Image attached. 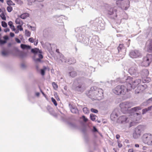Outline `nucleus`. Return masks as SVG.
Segmentation results:
<instances>
[{
    "instance_id": "nucleus-4",
    "label": "nucleus",
    "mask_w": 152,
    "mask_h": 152,
    "mask_svg": "<svg viewBox=\"0 0 152 152\" xmlns=\"http://www.w3.org/2000/svg\"><path fill=\"white\" fill-rule=\"evenodd\" d=\"M142 141L145 144L152 145V134L150 133L144 134L142 137Z\"/></svg>"
},
{
    "instance_id": "nucleus-22",
    "label": "nucleus",
    "mask_w": 152,
    "mask_h": 152,
    "mask_svg": "<svg viewBox=\"0 0 152 152\" xmlns=\"http://www.w3.org/2000/svg\"><path fill=\"white\" fill-rule=\"evenodd\" d=\"M96 116L94 114H91L90 115V118L91 120L93 121H94L96 119Z\"/></svg>"
},
{
    "instance_id": "nucleus-28",
    "label": "nucleus",
    "mask_w": 152,
    "mask_h": 152,
    "mask_svg": "<svg viewBox=\"0 0 152 152\" xmlns=\"http://www.w3.org/2000/svg\"><path fill=\"white\" fill-rule=\"evenodd\" d=\"M0 17L1 18V19L3 20H6V16L4 13H1L0 15Z\"/></svg>"
},
{
    "instance_id": "nucleus-46",
    "label": "nucleus",
    "mask_w": 152,
    "mask_h": 152,
    "mask_svg": "<svg viewBox=\"0 0 152 152\" xmlns=\"http://www.w3.org/2000/svg\"><path fill=\"white\" fill-rule=\"evenodd\" d=\"M55 97L57 100H60V99L58 96V95H57V93H56V95H55Z\"/></svg>"
},
{
    "instance_id": "nucleus-48",
    "label": "nucleus",
    "mask_w": 152,
    "mask_h": 152,
    "mask_svg": "<svg viewBox=\"0 0 152 152\" xmlns=\"http://www.w3.org/2000/svg\"><path fill=\"white\" fill-rule=\"evenodd\" d=\"M38 57H39V58L41 59L43 58V56L41 54H39L38 55Z\"/></svg>"
},
{
    "instance_id": "nucleus-8",
    "label": "nucleus",
    "mask_w": 152,
    "mask_h": 152,
    "mask_svg": "<svg viewBox=\"0 0 152 152\" xmlns=\"http://www.w3.org/2000/svg\"><path fill=\"white\" fill-rule=\"evenodd\" d=\"M149 73V71L147 69H144L142 70L141 72V74L142 75L143 81H145V82L149 81V80H150V78L147 77Z\"/></svg>"
},
{
    "instance_id": "nucleus-2",
    "label": "nucleus",
    "mask_w": 152,
    "mask_h": 152,
    "mask_svg": "<svg viewBox=\"0 0 152 152\" xmlns=\"http://www.w3.org/2000/svg\"><path fill=\"white\" fill-rule=\"evenodd\" d=\"M129 89L128 88L127 84L118 85L116 86L113 90V93L117 95H124L129 92Z\"/></svg>"
},
{
    "instance_id": "nucleus-30",
    "label": "nucleus",
    "mask_w": 152,
    "mask_h": 152,
    "mask_svg": "<svg viewBox=\"0 0 152 152\" xmlns=\"http://www.w3.org/2000/svg\"><path fill=\"white\" fill-rule=\"evenodd\" d=\"M51 101L54 104L55 106H56L57 105V103L56 102V101L55 100V99L53 98V97H52L51 98Z\"/></svg>"
},
{
    "instance_id": "nucleus-26",
    "label": "nucleus",
    "mask_w": 152,
    "mask_h": 152,
    "mask_svg": "<svg viewBox=\"0 0 152 152\" xmlns=\"http://www.w3.org/2000/svg\"><path fill=\"white\" fill-rule=\"evenodd\" d=\"M60 58V60H61V62L66 63V61H67V59H66L64 57V56L61 57Z\"/></svg>"
},
{
    "instance_id": "nucleus-55",
    "label": "nucleus",
    "mask_w": 152,
    "mask_h": 152,
    "mask_svg": "<svg viewBox=\"0 0 152 152\" xmlns=\"http://www.w3.org/2000/svg\"><path fill=\"white\" fill-rule=\"evenodd\" d=\"M120 137V136L119 134H117L116 136V139H118Z\"/></svg>"
},
{
    "instance_id": "nucleus-49",
    "label": "nucleus",
    "mask_w": 152,
    "mask_h": 152,
    "mask_svg": "<svg viewBox=\"0 0 152 152\" xmlns=\"http://www.w3.org/2000/svg\"><path fill=\"white\" fill-rule=\"evenodd\" d=\"M18 3L20 4H23V2L21 0H16Z\"/></svg>"
},
{
    "instance_id": "nucleus-38",
    "label": "nucleus",
    "mask_w": 152,
    "mask_h": 152,
    "mask_svg": "<svg viewBox=\"0 0 152 152\" xmlns=\"http://www.w3.org/2000/svg\"><path fill=\"white\" fill-rule=\"evenodd\" d=\"M118 142V147L120 148L122 146V145L121 143H120V141L118 140L117 141Z\"/></svg>"
},
{
    "instance_id": "nucleus-45",
    "label": "nucleus",
    "mask_w": 152,
    "mask_h": 152,
    "mask_svg": "<svg viewBox=\"0 0 152 152\" xmlns=\"http://www.w3.org/2000/svg\"><path fill=\"white\" fill-rule=\"evenodd\" d=\"M10 29L9 28H6L4 29V31L5 32H7L10 31Z\"/></svg>"
},
{
    "instance_id": "nucleus-37",
    "label": "nucleus",
    "mask_w": 152,
    "mask_h": 152,
    "mask_svg": "<svg viewBox=\"0 0 152 152\" xmlns=\"http://www.w3.org/2000/svg\"><path fill=\"white\" fill-rule=\"evenodd\" d=\"M7 4L8 5H13V2H12V1H11V0H9V1H7Z\"/></svg>"
},
{
    "instance_id": "nucleus-9",
    "label": "nucleus",
    "mask_w": 152,
    "mask_h": 152,
    "mask_svg": "<svg viewBox=\"0 0 152 152\" xmlns=\"http://www.w3.org/2000/svg\"><path fill=\"white\" fill-rule=\"evenodd\" d=\"M120 106L122 111L124 112L127 111L128 108L131 107L129 103L127 102L121 104Z\"/></svg>"
},
{
    "instance_id": "nucleus-12",
    "label": "nucleus",
    "mask_w": 152,
    "mask_h": 152,
    "mask_svg": "<svg viewBox=\"0 0 152 152\" xmlns=\"http://www.w3.org/2000/svg\"><path fill=\"white\" fill-rule=\"evenodd\" d=\"M146 87V86L145 85H139L137 88L135 90V93L137 94H138L142 92L145 89Z\"/></svg>"
},
{
    "instance_id": "nucleus-39",
    "label": "nucleus",
    "mask_w": 152,
    "mask_h": 152,
    "mask_svg": "<svg viewBox=\"0 0 152 152\" xmlns=\"http://www.w3.org/2000/svg\"><path fill=\"white\" fill-rule=\"evenodd\" d=\"M82 118L83 119L84 121L85 122H87L88 120V119L86 118L84 115H83L82 116Z\"/></svg>"
},
{
    "instance_id": "nucleus-53",
    "label": "nucleus",
    "mask_w": 152,
    "mask_h": 152,
    "mask_svg": "<svg viewBox=\"0 0 152 152\" xmlns=\"http://www.w3.org/2000/svg\"><path fill=\"white\" fill-rule=\"evenodd\" d=\"M35 61H40V59L39 58H37L36 59H35Z\"/></svg>"
},
{
    "instance_id": "nucleus-41",
    "label": "nucleus",
    "mask_w": 152,
    "mask_h": 152,
    "mask_svg": "<svg viewBox=\"0 0 152 152\" xmlns=\"http://www.w3.org/2000/svg\"><path fill=\"white\" fill-rule=\"evenodd\" d=\"M147 108H145L143 109L142 110V114H144L145 113L147 112Z\"/></svg>"
},
{
    "instance_id": "nucleus-29",
    "label": "nucleus",
    "mask_w": 152,
    "mask_h": 152,
    "mask_svg": "<svg viewBox=\"0 0 152 152\" xmlns=\"http://www.w3.org/2000/svg\"><path fill=\"white\" fill-rule=\"evenodd\" d=\"M1 25L2 27L4 28L7 27V23L4 21L1 22Z\"/></svg>"
},
{
    "instance_id": "nucleus-16",
    "label": "nucleus",
    "mask_w": 152,
    "mask_h": 152,
    "mask_svg": "<svg viewBox=\"0 0 152 152\" xmlns=\"http://www.w3.org/2000/svg\"><path fill=\"white\" fill-rule=\"evenodd\" d=\"M129 72L131 75H134L137 73V69L134 67H132L129 69Z\"/></svg>"
},
{
    "instance_id": "nucleus-35",
    "label": "nucleus",
    "mask_w": 152,
    "mask_h": 152,
    "mask_svg": "<svg viewBox=\"0 0 152 152\" xmlns=\"http://www.w3.org/2000/svg\"><path fill=\"white\" fill-rule=\"evenodd\" d=\"M25 34L26 36L29 37L31 34V33L28 30H26Z\"/></svg>"
},
{
    "instance_id": "nucleus-32",
    "label": "nucleus",
    "mask_w": 152,
    "mask_h": 152,
    "mask_svg": "<svg viewBox=\"0 0 152 152\" xmlns=\"http://www.w3.org/2000/svg\"><path fill=\"white\" fill-rule=\"evenodd\" d=\"M22 25H19L17 26V28L18 30L22 31L23 30V28L22 26Z\"/></svg>"
},
{
    "instance_id": "nucleus-61",
    "label": "nucleus",
    "mask_w": 152,
    "mask_h": 152,
    "mask_svg": "<svg viewBox=\"0 0 152 152\" xmlns=\"http://www.w3.org/2000/svg\"><path fill=\"white\" fill-rule=\"evenodd\" d=\"M37 43L38 41H36L35 42H34V44L35 45H37Z\"/></svg>"
},
{
    "instance_id": "nucleus-15",
    "label": "nucleus",
    "mask_w": 152,
    "mask_h": 152,
    "mask_svg": "<svg viewBox=\"0 0 152 152\" xmlns=\"http://www.w3.org/2000/svg\"><path fill=\"white\" fill-rule=\"evenodd\" d=\"M66 62V63L69 64H73L76 62V60L73 58H71L67 59V61Z\"/></svg>"
},
{
    "instance_id": "nucleus-43",
    "label": "nucleus",
    "mask_w": 152,
    "mask_h": 152,
    "mask_svg": "<svg viewBox=\"0 0 152 152\" xmlns=\"http://www.w3.org/2000/svg\"><path fill=\"white\" fill-rule=\"evenodd\" d=\"M15 40L18 43H20L21 42L20 40L18 38H15Z\"/></svg>"
},
{
    "instance_id": "nucleus-11",
    "label": "nucleus",
    "mask_w": 152,
    "mask_h": 152,
    "mask_svg": "<svg viewBox=\"0 0 152 152\" xmlns=\"http://www.w3.org/2000/svg\"><path fill=\"white\" fill-rule=\"evenodd\" d=\"M118 53H120L121 52H123V55H124L126 53V48H125L123 44H120L119 45L118 47Z\"/></svg>"
},
{
    "instance_id": "nucleus-36",
    "label": "nucleus",
    "mask_w": 152,
    "mask_h": 152,
    "mask_svg": "<svg viewBox=\"0 0 152 152\" xmlns=\"http://www.w3.org/2000/svg\"><path fill=\"white\" fill-rule=\"evenodd\" d=\"M7 10L8 12H10L12 10V8L11 6H9L7 7Z\"/></svg>"
},
{
    "instance_id": "nucleus-23",
    "label": "nucleus",
    "mask_w": 152,
    "mask_h": 152,
    "mask_svg": "<svg viewBox=\"0 0 152 152\" xmlns=\"http://www.w3.org/2000/svg\"><path fill=\"white\" fill-rule=\"evenodd\" d=\"M83 111L85 114H88L89 113V110L87 107H84L83 108Z\"/></svg>"
},
{
    "instance_id": "nucleus-59",
    "label": "nucleus",
    "mask_w": 152,
    "mask_h": 152,
    "mask_svg": "<svg viewBox=\"0 0 152 152\" xmlns=\"http://www.w3.org/2000/svg\"><path fill=\"white\" fill-rule=\"evenodd\" d=\"M36 95L37 96H39V92H37L36 93Z\"/></svg>"
},
{
    "instance_id": "nucleus-18",
    "label": "nucleus",
    "mask_w": 152,
    "mask_h": 152,
    "mask_svg": "<svg viewBox=\"0 0 152 152\" xmlns=\"http://www.w3.org/2000/svg\"><path fill=\"white\" fill-rule=\"evenodd\" d=\"M15 22L17 24L21 25H23V21L19 18H17L15 20Z\"/></svg>"
},
{
    "instance_id": "nucleus-17",
    "label": "nucleus",
    "mask_w": 152,
    "mask_h": 152,
    "mask_svg": "<svg viewBox=\"0 0 152 152\" xmlns=\"http://www.w3.org/2000/svg\"><path fill=\"white\" fill-rule=\"evenodd\" d=\"M20 47L23 50H28L30 49L31 48V47L30 46L23 44H21Z\"/></svg>"
},
{
    "instance_id": "nucleus-60",
    "label": "nucleus",
    "mask_w": 152,
    "mask_h": 152,
    "mask_svg": "<svg viewBox=\"0 0 152 152\" xmlns=\"http://www.w3.org/2000/svg\"><path fill=\"white\" fill-rule=\"evenodd\" d=\"M56 52H57V53H60V52H59V50L58 49H57L56 50Z\"/></svg>"
},
{
    "instance_id": "nucleus-21",
    "label": "nucleus",
    "mask_w": 152,
    "mask_h": 152,
    "mask_svg": "<svg viewBox=\"0 0 152 152\" xmlns=\"http://www.w3.org/2000/svg\"><path fill=\"white\" fill-rule=\"evenodd\" d=\"M69 74L70 76L74 77L76 76L77 73L75 71H73L69 72Z\"/></svg>"
},
{
    "instance_id": "nucleus-20",
    "label": "nucleus",
    "mask_w": 152,
    "mask_h": 152,
    "mask_svg": "<svg viewBox=\"0 0 152 152\" xmlns=\"http://www.w3.org/2000/svg\"><path fill=\"white\" fill-rule=\"evenodd\" d=\"M29 16V14L27 13H26L21 14L20 17L23 19H25Z\"/></svg>"
},
{
    "instance_id": "nucleus-62",
    "label": "nucleus",
    "mask_w": 152,
    "mask_h": 152,
    "mask_svg": "<svg viewBox=\"0 0 152 152\" xmlns=\"http://www.w3.org/2000/svg\"><path fill=\"white\" fill-rule=\"evenodd\" d=\"M14 31H15V33H18L19 32L18 30H16L15 29V30Z\"/></svg>"
},
{
    "instance_id": "nucleus-3",
    "label": "nucleus",
    "mask_w": 152,
    "mask_h": 152,
    "mask_svg": "<svg viewBox=\"0 0 152 152\" xmlns=\"http://www.w3.org/2000/svg\"><path fill=\"white\" fill-rule=\"evenodd\" d=\"M126 82L128 87L129 89V91H130L132 88H135L140 84L141 82V80L140 79H137L133 80L132 77H128L126 80Z\"/></svg>"
},
{
    "instance_id": "nucleus-63",
    "label": "nucleus",
    "mask_w": 152,
    "mask_h": 152,
    "mask_svg": "<svg viewBox=\"0 0 152 152\" xmlns=\"http://www.w3.org/2000/svg\"><path fill=\"white\" fill-rule=\"evenodd\" d=\"M0 1L2 3H3L4 1V0H0Z\"/></svg>"
},
{
    "instance_id": "nucleus-1",
    "label": "nucleus",
    "mask_w": 152,
    "mask_h": 152,
    "mask_svg": "<svg viewBox=\"0 0 152 152\" xmlns=\"http://www.w3.org/2000/svg\"><path fill=\"white\" fill-rule=\"evenodd\" d=\"M88 96L92 100H100L103 96V91L96 87H91L87 94Z\"/></svg>"
},
{
    "instance_id": "nucleus-33",
    "label": "nucleus",
    "mask_w": 152,
    "mask_h": 152,
    "mask_svg": "<svg viewBox=\"0 0 152 152\" xmlns=\"http://www.w3.org/2000/svg\"><path fill=\"white\" fill-rule=\"evenodd\" d=\"M91 111L94 113H97L98 112V110H97L93 108L91 109Z\"/></svg>"
},
{
    "instance_id": "nucleus-10",
    "label": "nucleus",
    "mask_w": 152,
    "mask_h": 152,
    "mask_svg": "<svg viewBox=\"0 0 152 152\" xmlns=\"http://www.w3.org/2000/svg\"><path fill=\"white\" fill-rule=\"evenodd\" d=\"M129 55L130 57L133 58H136L140 56V53L137 50H134L131 51Z\"/></svg>"
},
{
    "instance_id": "nucleus-13",
    "label": "nucleus",
    "mask_w": 152,
    "mask_h": 152,
    "mask_svg": "<svg viewBox=\"0 0 152 152\" xmlns=\"http://www.w3.org/2000/svg\"><path fill=\"white\" fill-rule=\"evenodd\" d=\"M145 48L147 51L150 53L152 52V40L149 41V44Z\"/></svg>"
},
{
    "instance_id": "nucleus-51",
    "label": "nucleus",
    "mask_w": 152,
    "mask_h": 152,
    "mask_svg": "<svg viewBox=\"0 0 152 152\" xmlns=\"http://www.w3.org/2000/svg\"><path fill=\"white\" fill-rule=\"evenodd\" d=\"M10 36L12 37H13L14 36V34L13 33L10 32Z\"/></svg>"
},
{
    "instance_id": "nucleus-64",
    "label": "nucleus",
    "mask_w": 152,
    "mask_h": 152,
    "mask_svg": "<svg viewBox=\"0 0 152 152\" xmlns=\"http://www.w3.org/2000/svg\"><path fill=\"white\" fill-rule=\"evenodd\" d=\"M113 150L114 151H115V152H117L116 151V149L115 148H113Z\"/></svg>"
},
{
    "instance_id": "nucleus-42",
    "label": "nucleus",
    "mask_w": 152,
    "mask_h": 152,
    "mask_svg": "<svg viewBox=\"0 0 152 152\" xmlns=\"http://www.w3.org/2000/svg\"><path fill=\"white\" fill-rule=\"evenodd\" d=\"M28 40L30 42L32 43L33 42H34V39L32 37L29 38Z\"/></svg>"
},
{
    "instance_id": "nucleus-19",
    "label": "nucleus",
    "mask_w": 152,
    "mask_h": 152,
    "mask_svg": "<svg viewBox=\"0 0 152 152\" xmlns=\"http://www.w3.org/2000/svg\"><path fill=\"white\" fill-rule=\"evenodd\" d=\"M8 25L10 26V28L12 31H15V29L14 26L13 25V23L11 21H10L8 23Z\"/></svg>"
},
{
    "instance_id": "nucleus-52",
    "label": "nucleus",
    "mask_w": 152,
    "mask_h": 152,
    "mask_svg": "<svg viewBox=\"0 0 152 152\" xmlns=\"http://www.w3.org/2000/svg\"><path fill=\"white\" fill-rule=\"evenodd\" d=\"M133 123H134V122L131 121L130 122V125H129V127H131L133 126Z\"/></svg>"
},
{
    "instance_id": "nucleus-54",
    "label": "nucleus",
    "mask_w": 152,
    "mask_h": 152,
    "mask_svg": "<svg viewBox=\"0 0 152 152\" xmlns=\"http://www.w3.org/2000/svg\"><path fill=\"white\" fill-rule=\"evenodd\" d=\"M128 152H133V149H129V150Z\"/></svg>"
},
{
    "instance_id": "nucleus-14",
    "label": "nucleus",
    "mask_w": 152,
    "mask_h": 152,
    "mask_svg": "<svg viewBox=\"0 0 152 152\" xmlns=\"http://www.w3.org/2000/svg\"><path fill=\"white\" fill-rule=\"evenodd\" d=\"M4 40L2 39L1 35L0 34V44L3 45L7 43V40L9 39V37L7 35H5L3 37Z\"/></svg>"
},
{
    "instance_id": "nucleus-27",
    "label": "nucleus",
    "mask_w": 152,
    "mask_h": 152,
    "mask_svg": "<svg viewBox=\"0 0 152 152\" xmlns=\"http://www.w3.org/2000/svg\"><path fill=\"white\" fill-rule=\"evenodd\" d=\"M39 49L37 48L32 49L31 50V52L34 53H37Z\"/></svg>"
},
{
    "instance_id": "nucleus-5",
    "label": "nucleus",
    "mask_w": 152,
    "mask_h": 152,
    "mask_svg": "<svg viewBox=\"0 0 152 152\" xmlns=\"http://www.w3.org/2000/svg\"><path fill=\"white\" fill-rule=\"evenodd\" d=\"M152 62V55L148 54L143 58L142 61L141 63V65L142 66H149Z\"/></svg>"
},
{
    "instance_id": "nucleus-24",
    "label": "nucleus",
    "mask_w": 152,
    "mask_h": 152,
    "mask_svg": "<svg viewBox=\"0 0 152 152\" xmlns=\"http://www.w3.org/2000/svg\"><path fill=\"white\" fill-rule=\"evenodd\" d=\"M141 108L140 107L138 106L132 108V110L133 111L136 112L138 110H141Z\"/></svg>"
},
{
    "instance_id": "nucleus-40",
    "label": "nucleus",
    "mask_w": 152,
    "mask_h": 152,
    "mask_svg": "<svg viewBox=\"0 0 152 152\" xmlns=\"http://www.w3.org/2000/svg\"><path fill=\"white\" fill-rule=\"evenodd\" d=\"M45 69H42L41 70V74L42 75H45Z\"/></svg>"
},
{
    "instance_id": "nucleus-47",
    "label": "nucleus",
    "mask_w": 152,
    "mask_h": 152,
    "mask_svg": "<svg viewBox=\"0 0 152 152\" xmlns=\"http://www.w3.org/2000/svg\"><path fill=\"white\" fill-rule=\"evenodd\" d=\"M124 0H117L116 1V4H118L121 3L120 1H122Z\"/></svg>"
},
{
    "instance_id": "nucleus-57",
    "label": "nucleus",
    "mask_w": 152,
    "mask_h": 152,
    "mask_svg": "<svg viewBox=\"0 0 152 152\" xmlns=\"http://www.w3.org/2000/svg\"><path fill=\"white\" fill-rule=\"evenodd\" d=\"M93 129H94V132H97V129L95 127H94Z\"/></svg>"
},
{
    "instance_id": "nucleus-56",
    "label": "nucleus",
    "mask_w": 152,
    "mask_h": 152,
    "mask_svg": "<svg viewBox=\"0 0 152 152\" xmlns=\"http://www.w3.org/2000/svg\"><path fill=\"white\" fill-rule=\"evenodd\" d=\"M112 11L111 12H109V13H108V14L110 15H111L112 14H113V10H112Z\"/></svg>"
},
{
    "instance_id": "nucleus-6",
    "label": "nucleus",
    "mask_w": 152,
    "mask_h": 152,
    "mask_svg": "<svg viewBox=\"0 0 152 152\" xmlns=\"http://www.w3.org/2000/svg\"><path fill=\"white\" fill-rule=\"evenodd\" d=\"M144 130L143 126L141 125L138 126L135 128L134 132L133 134V137L135 139L138 138L140 136Z\"/></svg>"
},
{
    "instance_id": "nucleus-31",
    "label": "nucleus",
    "mask_w": 152,
    "mask_h": 152,
    "mask_svg": "<svg viewBox=\"0 0 152 152\" xmlns=\"http://www.w3.org/2000/svg\"><path fill=\"white\" fill-rule=\"evenodd\" d=\"M71 112L73 113H76L78 111L77 109L75 108H72L71 109Z\"/></svg>"
},
{
    "instance_id": "nucleus-7",
    "label": "nucleus",
    "mask_w": 152,
    "mask_h": 152,
    "mask_svg": "<svg viewBox=\"0 0 152 152\" xmlns=\"http://www.w3.org/2000/svg\"><path fill=\"white\" fill-rule=\"evenodd\" d=\"M130 119L126 115L120 116L117 120V122L119 124H125L129 122Z\"/></svg>"
},
{
    "instance_id": "nucleus-44",
    "label": "nucleus",
    "mask_w": 152,
    "mask_h": 152,
    "mask_svg": "<svg viewBox=\"0 0 152 152\" xmlns=\"http://www.w3.org/2000/svg\"><path fill=\"white\" fill-rule=\"evenodd\" d=\"M81 86H82V85H79L78 86H76L75 88V89L77 90L80 89L81 87Z\"/></svg>"
},
{
    "instance_id": "nucleus-50",
    "label": "nucleus",
    "mask_w": 152,
    "mask_h": 152,
    "mask_svg": "<svg viewBox=\"0 0 152 152\" xmlns=\"http://www.w3.org/2000/svg\"><path fill=\"white\" fill-rule=\"evenodd\" d=\"M152 108V106H150L148 107L147 108H147V111H148L149 110H150Z\"/></svg>"
},
{
    "instance_id": "nucleus-25",
    "label": "nucleus",
    "mask_w": 152,
    "mask_h": 152,
    "mask_svg": "<svg viewBox=\"0 0 152 152\" xmlns=\"http://www.w3.org/2000/svg\"><path fill=\"white\" fill-rule=\"evenodd\" d=\"M52 85L54 89L57 90L58 88V86L56 83L53 82L52 83Z\"/></svg>"
},
{
    "instance_id": "nucleus-58",
    "label": "nucleus",
    "mask_w": 152,
    "mask_h": 152,
    "mask_svg": "<svg viewBox=\"0 0 152 152\" xmlns=\"http://www.w3.org/2000/svg\"><path fill=\"white\" fill-rule=\"evenodd\" d=\"M135 146L136 147L138 148L139 147V145L138 144H136L135 145Z\"/></svg>"
},
{
    "instance_id": "nucleus-34",
    "label": "nucleus",
    "mask_w": 152,
    "mask_h": 152,
    "mask_svg": "<svg viewBox=\"0 0 152 152\" xmlns=\"http://www.w3.org/2000/svg\"><path fill=\"white\" fill-rule=\"evenodd\" d=\"M8 54V52L6 51H3L2 52V54L4 56H7Z\"/></svg>"
}]
</instances>
